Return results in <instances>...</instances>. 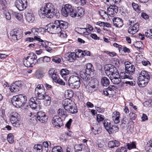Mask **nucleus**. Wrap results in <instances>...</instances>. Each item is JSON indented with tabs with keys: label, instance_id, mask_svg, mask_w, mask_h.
I'll return each mask as SVG.
<instances>
[{
	"label": "nucleus",
	"instance_id": "1",
	"mask_svg": "<svg viewBox=\"0 0 152 152\" xmlns=\"http://www.w3.org/2000/svg\"><path fill=\"white\" fill-rule=\"evenodd\" d=\"M38 14L42 18L46 17L48 18H52L54 15L56 17H59L60 16L58 11L55 9L53 5L50 3L46 4L44 7L41 8L39 11Z\"/></svg>",
	"mask_w": 152,
	"mask_h": 152
},
{
	"label": "nucleus",
	"instance_id": "2",
	"mask_svg": "<svg viewBox=\"0 0 152 152\" xmlns=\"http://www.w3.org/2000/svg\"><path fill=\"white\" fill-rule=\"evenodd\" d=\"M94 71L93 65L91 63H88L87 64L86 69L83 70L80 72V76L85 85L87 84L90 79V74H93Z\"/></svg>",
	"mask_w": 152,
	"mask_h": 152
},
{
	"label": "nucleus",
	"instance_id": "3",
	"mask_svg": "<svg viewBox=\"0 0 152 152\" xmlns=\"http://www.w3.org/2000/svg\"><path fill=\"white\" fill-rule=\"evenodd\" d=\"M138 76V84L140 87L145 86L148 83L150 77L148 72L144 71H139L137 73Z\"/></svg>",
	"mask_w": 152,
	"mask_h": 152
},
{
	"label": "nucleus",
	"instance_id": "4",
	"mask_svg": "<svg viewBox=\"0 0 152 152\" xmlns=\"http://www.w3.org/2000/svg\"><path fill=\"white\" fill-rule=\"evenodd\" d=\"M12 104L16 107H20L26 103L27 98L24 94H19L13 96L12 99Z\"/></svg>",
	"mask_w": 152,
	"mask_h": 152
},
{
	"label": "nucleus",
	"instance_id": "5",
	"mask_svg": "<svg viewBox=\"0 0 152 152\" xmlns=\"http://www.w3.org/2000/svg\"><path fill=\"white\" fill-rule=\"evenodd\" d=\"M37 56L33 53H31L23 60L24 65L27 67H33L37 63Z\"/></svg>",
	"mask_w": 152,
	"mask_h": 152
},
{
	"label": "nucleus",
	"instance_id": "6",
	"mask_svg": "<svg viewBox=\"0 0 152 152\" xmlns=\"http://www.w3.org/2000/svg\"><path fill=\"white\" fill-rule=\"evenodd\" d=\"M61 12L63 15L67 17L68 15L72 17H75L76 14L75 10H73V7L69 4H65L63 8L61 9Z\"/></svg>",
	"mask_w": 152,
	"mask_h": 152
},
{
	"label": "nucleus",
	"instance_id": "7",
	"mask_svg": "<svg viewBox=\"0 0 152 152\" xmlns=\"http://www.w3.org/2000/svg\"><path fill=\"white\" fill-rule=\"evenodd\" d=\"M68 84L71 88L77 89L80 85V78L74 75L71 76L68 80Z\"/></svg>",
	"mask_w": 152,
	"mask_h": 152
},
{
	"label": "nucleus",
	"instance_id": "8",
	"mask_svg": "<svg viewBox=\"0 0 152 152\" xmlns=\"http://www.w3.org/2000/svg\"><path fill=\"white\" fill-rule=\"evenodd\" d=\"M104 68L106 74L109 77L110 76H119L118 71L114 66L108 64L105 65Z\"/></svg>",
	"mask_w": 152,
	"mask_h": 152
},
{
	"label": "nucleus",
	"instance_id": "9",
	"mask_svg": "<svg viewBox=\"0 0 152 152\" xmlns=\"http://www.w3.org/2000/svg\"><path fill=\"white\" fill-rule=\"evenodd\" d=\"M58 22L55 20L53 23L48 24L47 29L48 31L52 34H56L60 32V28L58 27L59 24Z\"/></svg>",
	"mask_w": 152,
	"mask_h": 152
},
{
	"label": "nucleus",
	"instance_id": "10",
	"mask_svg": "<svg viewBox=\"0 0 152 152\" xmlns=\"http://www.w3.org/2000/svg\"><path fill=\"white\" fill-rule=\"evenodd\" d=\"M135 67L134 65H132L130 66H126L125 68V72H121L120 73L121 77L122 79H126L128 78V76L126 75V73L130 75H132L134 74L135 72Z\"/></svg>",
	"mask_w": 152,
	"mask_h": 152
},
{
	"label": "nucleus",
	"instance_id": "11",
	"mask_svg": "<svg viewBox=\"0 0 152 152\" xmlns=\"http://www.w3.org/2000/svg\"><path fill=\"white\" fill-rule=\"evenodd\" d=\"M22 86V82L21 81H16L11 84L10 89L11 92H18Z\"/></svg>",
	"mask_w": 152,
	"mask_h": 152
},
{
	"label": "nucleus",
	"instance_id": "12",
	"mask_svg": "<svg viewBox=\"0 0 152 152\" xmlns=\"http://www.w3.org/2000/svg\"><path fill=\"white\" fill-rule=\"evenodd\" d=\"M130 26L128 29V32L129 33L134 34L137 32L139 30V26L138 23H135L132 21L130 22Z\"/></svg>",
	"mask_w": 152,
	"mask_h": 152
},
{
	"label": "nucleus",
	"instance_id": "13",
	"mask_svg": "<svg viewBox=\"0 0 152 152\" xmlns=\"http://www.w3.org/2000/svg\"><path fill=\"white\" fill-rule=\"evenodd\" d=\"M26 1L25 0H16L15 5L19 10L22 11L26 8Z\"/></svg>",
	"mask_w": 152,
	"mask_h": 152
},
{
	"label": "nucleus",
	"instance_id": "14",
	"mask_svg": "<svg viewBox=\"0 0 152 152\" xmlns=\"http://www.w3.org/2000/svg\"><path fill=\"white\" fill-rule=\"evenodd\" d=\"M53 125L57 128H59L63 125L62 119L58 116H55L52 120Z\"/></svg>",
	"mask_w": 152,
	"mask_h": 152
},
{
	"label": "nucleus",
	"instance_id": "15",
	"mask_svg": "<svg viewBox=\"0 0 152 152\" xmlns=\"http://www.w3.org/2000/svg\"><path fill=\"white\" fill-rule=\"evenodd\" d=\"M26 20L29 22H32L35 19L34 16L31 9H27L25 13Z\"/></svg>",
	"mask_w": 152,
	"mask_h": 152
},
{
	"label": "nucleus",
	"instance_id": "16",
	"mask_svg": "<svg viewBox=\"0 0 152 152\" xmlns=\"http://www.w3.org/2000/svg\"><path fill=\"white\" fill-rule=\"evenodd\" d=\"M37 119L42 123H46L48 119L45 113L42 111H38L37 114Z\"/></svg>",
	"mask_w": 152,
	"mask_h": 152
},
{
	"label": "nucleus",
	"instance_id": "17",
	"mask_svg": "<svg viewBox=\"0 0 152 152\" xmlns=\"http://www.w3.org/2000/svg\"><path fill=\"white\" fill-rule=\"evenodd\" d=\"M118 9L117 6L115 5H111L107 8V13L110 16H113L118 12Z\"/></svg>",
	"mask_w": 152,
	"mask_h": 152
},
{
	"label": "nucleus",
	"instance_id": "18",
	"mask_svg": "<svg viewBox=\"0 0 152 152\" xmlns=\"http://www.w3.org/2000/svg\"><path fill=\"white\" fill-rule=\"evenodd\" d=\"M40 45L44 48L46 50L49 52L51 53L52 50L53 45L51 42L45 41L43 43H40Z\"/></svg>",
	"mask_w": 152,
	"mask_h": 152
},
{
	"label": "nucleus",
	"instance_id": "19",
	"mask_svg": "<svg viewBox=\"0 0 152 152\" xmlns=\"http://www.w3.org/2000/svg\"><path fill=\"white\" fill-rule=\"evenodd\" d=\"M62 105L65 110H66L68 109L72 105H73V102L69 99H65L63 101Z\"/></svg>",
	"mask_w": 152,
	"mask_h": 152
},
{
	"label": "nucleus",
	"instance_id": "20",
	"mask_svg": "<svg viewBox=\"0 0 152 152\" xmlns=\"http://www.w3.org/2000/svg\"><path fill=\"white\" fill-rule=\"evenodd\" d=\"M65 57L67 59L68 58V61L70 62L74 61L76 58V55L74 52H69L65 55Z\"/></svg>",
	"mask_w": 152,
	"mask_h": 152
},
{
	"label": "nucleus",
	"instance_id": "21",
	"mask_svg": "<svg viewBox=\"0 0 152 152\" xmlns=\"http://www.w3.org/2000/svg\"><path fill=\"white\" fill-rule=\"evenodd\" d=\"M37 101L36 97L31 98L29 101V104L30 107L33 109L37 108L38 105L37 103Z\"/></svg>",
	"mask_w": 152,
	"mask_h": 152
},
{
	"label": "nucleus",
	"instance_id": "22",
	"mask_svg": "<svg viewBox=\"0 0 152 152\" xmlns=\"http://www.w3.org/2000/svg\"><path fill=\"white\" fill-rule=\"evenodd\" d=\"M114 25L116 27H121L123 25L122 20L118 18H114L113 20Z\"/></svg>",
	"mask_w": 152,
	"mask_h": 152
},
{
	"label": "nucleus",
	"instance_id": "23",
	"mask_svg": "<svg viewBox=\"0 0 152 152\" xmlns=\"http://www.w3.org/2000/svg\"><path fill=\"white\" fill-rule=\"evenodd\" d=\"M119 76H110L109 77L112 82L115 84H118L121 82V79Z\"/></svg>",
	"mask_w": 152,
	"mask_h": 152
},
{
	"label": "nucleus",
	"instance_id": "24",
	"mask_svg": "<svg viewBox=\"0 0 152 152\" xmlns=\"http://www.w3.org/2000/svg\"><path fill=\"white\" fill-rule=\"evenodd\" d=\"M103 124L105 129L108 132V130L112 126V124L110 121L109 120L106 119L104 121Z\"/></svg>",
	"mask_w": 152,
	"mask_h": 152
},
{
	"label": "nucleus",
	"instance_id": "25",
	"mask_svg": "<svg viewBox=\"0 0 152 152\" xmlns=\"http://www.w3.org/2000/svg\"><path fill=\"white\" fill-rule=\"evenodd\" d=\"M120 143L119 141L116 140L110 141L108 143V146L109 148H113L114 147L119 146Z\"/></svg>",
	"mask_w": 152,
	"mask_h": 152
},
{
	"label": "nucleus",
	"instance_id": "26",
	"mask_svg": "<svg viewBox=\"0 0 152 152\" xmlns=\"http://www.w3.org/2000/svg\"><path fill=\"white\" fill-rule=\"evenodd\" d=\"M121 124L120 125L121 129H124L126 128L127 126L128 119L126 117H124L121 121Z\"/></svg>",
	"mask_w": 152,
	"mask_h": 152
},
{
	"label": "nucleus",
	"instance_id": "27",
	"mask_svg": "<svg viewBox=\"0 0 152 152\" xmlns=\"http://www.w3.org/2000/svg\"><path fill=\"white\" fill-rule=\"evenodd\" d=\"M56 21L58 22V23H59L58 26L60 28V32L61 31V28L65 29L68 27V23L67 22L63 21H60L59 20H56Z\"/></svg>",
	"mask_w": 152,
	"mask_h": 152
},
{
	"label": "nucleus",
	"instance_id": "28",
	"mask_svg": "<svg viewBox=\"0 0 152 152\" xmlns=\"http://www.w3.org/2000/svg\"><path fill=\"white\" fill-rule=\"evenodd\" d=\"M102 85L104 86L107 87L110 84L109 79L105 77H103L101 79Z\"/></svg>",
	"mask_w": 152,
	"mask_h": 152
},
{
	"label": "nucleus",
	"instance_id": "29",
	"mask_svg": "<svg viewBox=\"0 0 152 152\" xmlns=\"http://www.w3.org/2000/svg\"><path fill=\"white\" fill-rule=\"evenodd\" d=\"M43 148L41 144H36L33 148L34 152H42Z\"/></svg>",
	"mask_w": 152,
	"mask_h": 152
},
{
	"label": "nucleus",
	"instance_id": "30",
	"mask_svg": "<svg viewBox=\"0 0 152 152\" xmlns=\"http://www.w3.org/2000/svg\"><path fill=\"white\" fill-rule=\"evenodd\" d=\"M75 17H81L84 14V10L83 9L80 8V9H77L76 10H75Z\"/></svg>",
	"mask_w": 152,
	"mask_h": 152
},
{
	"label": "nucleus",
	"instance_id": "31",
	"mask_svg": "<svg viewBox=\"0 0 152 152\" xmlns=\"http://www.w3.org/2000/svg\"><path fill=\"white\" fill-rule=\"evenodd\" d=\"M10 122L11 123H14V121H15L18 120H20L19 118V115L17 113H15L12 115L10 118Z\"/></svg>",
	"mask_w": 152,
	"mask_h": 152
},
{
	"label": "nucleus",
	"instance_id": "32",
	"mask_svg": "<svg viewBox=\"0 0 152 152\" xmlns=\"http://www.w3.org/2000/svg\"><path fill=\"white\" fill-rule=\"evenodd\" d=\"M145 148L146 151L152 152V140H150L147 143Z\"/></svg>",
	"mask_w": 152,
	"mask_h": 152
},
{
	"label": "nucleus",
	"instance_id": "33",
	"mask_svg": "<svg viewBox=\"0 0 152 152\" xmlns=\"http://www.w3.org/2000/svg\"><path fill=\"white\" fill-rule=\"evenodd\" d=\"M119 128L116 125H112V126L111 128L110 129L108 132L110 133H113L114 132H117L119 131Z\"/></svg>",
	"mask_w": 152,
	"mask_h": 152
},
{
	"label": "nucleus",
	"instance_id": "34",
	"mask_svg": "<svg viewBox=\"0 0 152 152\" xmlns=\"http://www.w3.org/2000/svg\"><path fill=\"white\" fill-rule=\"evenodd\" d=\"M68 109L66 110L70 113L74 114L76 113L77 112V108L75 106V105H72L70 107L68 108Z\"/></svg>",
	"mask_w": 152,
	"mask_h": 152
},
{
	"label": "nucleus",
	"instance_id": "35",
	"mask_svg": "<svg viewBox=\"0 0 152 152\" xmlns=\"http://www.w3.org/2000/svg\"><path fill=\"white\" fill-rule=\"evenodd\" d=\"M78 33L81 34L87 35L89 34V32L88 31V29L86 28H80L78 30Z\"/></svg>",
	"mask_w": 152,
	"mask_h": 152
},
{
	"label": "nucleus",
	"instance_id": "36",
	"mask_svg": "<svg viewBox=\"0 0 152 152\" xmlns=\"http://www.w3.org/2000/svg\"><path fill=\"white\" fill-rule=\"evenodd\" d=\"M69 72V71L67 69H62L61 71L60 74L62 77L65 79V78H66V76L68 75Z\"/></svg>",
	"mask_w": 152,
	"mask_h": 152
},
{
	"label": "nucleus",
	"instance_id": "37",
	"mask_svg": "<svg viewBox=\"0 0 152 152\" xmlns=\"http://www.w3.org/2000/svg\"><path fill=\"white\" fill-rule=\"evenodd\" d=\"M13 14L16 18L18 20L20 21L22 19L23 15L21 13L17 12H13Z\"/></svg>",
	"mask_w": 152,
	"mask_h": 152
},
{
	"label": "nucleus",
	"instance_id": "38",
	"mask_svg": "<svg viewBox=\"0 0 152 152\" xmlns=\"http://www.w3.org/2000/svg\"><path fill=\"white\" fill-rule=\"evenodd\" d=\"M13 32L16 35V36L17 37V39H20L22 37V33L21 31H20L18 30L15 29L13 31Z\"/></svg>",
	"mask_w": 152,
	"mask_h": 152
},
{
	"label": "nucleus",
	"instance_id": "39",
	"mask_svg": "<svg viewBox=\"0 0 152 152\" xmlns=\"http://www.w3.org/2000/svg\"><path fill=\"white\" fill-rule=\"evenodd\" d=\"M7 140L10 143H12L14 142V137L13 134L11 133L7 135Z\"/></svg>",
	"mask_w": 152,
	"mask_h": 152
},
{
	"label": "nucleus",
	"instance_id": "40",
	"mask_svg": "<svg viewBox=\"0 0 152 152\" xmlns=\"http://www.w3.org/2000/svg\"><path fill=\"white\" fill-rule=\"evenodd\" d=\"M51 152H63L62 148L60 146H55L52 149Z\"/></svg>",
	"mask_w": 152,
	"mask_h": 152
},
{
	"label": "nucleus",
	"instance_id": "41",
	"mask_svg": "<svg viewBox=\"0 0 152 152\" xmlns=\"http://www.w3.org/2000/svg\"><path fill=\"white\" fill-rule=\"evenodd\" d=\"M73 94V92L71 90H67L65 92V96L69 98H72Z\"/></svg>",
	"mask_w": 152,
	"mask_h": 152
},
{
	"label": "nucleus",
	"instance_id": "42",
	"mask_svg": "<svg viewBox=\"0 0 152 152\" xmlns=\"http://www.w3.org/2000/svg\"><path fill=\"white\" fill-rule=\"evenodd\" d=\"M127 146L129 150L136 148V144L135 142H134L128 143L127 144Z\"/></svg>",
	"mask_w": 152,
	"mask_h": 152
},
{
	"label": "nucleus",
	"instance_id": "43",
	"mask_svg": "<svg viewBox=\"0 0 152 152\" xmlns=\"http://www.w3.org/2000/svg\"><path fill=\"white\" fill-rule=\"evenodd\" d=\"M78 51L80 53L82 52V53H81V56H82L85 55H86L87 56H90V52L88 51L84 50L83 51L81 50H78Z\"/></svg>",
	"mask_w": 152,
	"mask_h": 152
},
{
	"label": "nucleus",
	"instance_id": "44",
	"mask_svg": "<svg viewBox=\"0 0 152 152\" xmlns=\"http://www.w3.org/2000/svg\"><path fill=\"white\" fill-rule=\"evenodd\" d=\"M97 83L94 80H91L89 81L88 86L96 89Z\"/></svg>",
	"mask_w": 152,
	"mask_h": 152
},
{
	"label": "nucleus",
	"instance_id": "45",
	"mask_svg": "<svg viewBox=\"0 0 152 152\" xmlns=\"http://www.w3.org/2000/svg\"><path fill=\"white\" fill-rule=\"evenodd\" d=\"M82 145H83L82 144L75 145L74 147L75 151H82Z\"/></svg>",
	"mask_w": 152,
	"mask_h": 152
},
{
	"label": "nucleus",
	"instance_id": "46",
	"mask_svg": "<svg viewBox=\"0 0 152 152\" xmlns=\"http://www.w3.org/2000/svg\"><path fill=\"white\" fill-rule=\"evenodd\" d=\"M72 132L70 131L66 132L64 135V137L65 140L68 139L71 137Z\"/></svg>",
	"mask_w": 152,
	"mask_h": 152
},
{
	"label": "nucleus",
	"instance_id": "47",
	"mask_svg": "<svg viewBox=\"0 0 152 152\" xmlns=\"http://www.w3.org/2000/svg\"><path fill=\"white\" fill-rule=\"evenodd\" d=\"M86 88L87 92L90 93H91L92 92L95 91L96 89L88 85H87L86 86Z\"/></svg>",
	"mask_w": 152,
	"mask_h": 152
},
{
	"label": "nucleus",
	"instance_id": "48",
	"mask_svg": "<svg viewBox=\"0 0 152 152\" xmlns=\"http://www.w3.org/2000/svg\"><path fill=\"white\" fill-rule=\"evenodd\" d=\"M99 13L100 16L104 19H105V17L107 16V14L106 13V12L104 10H100L99 11Z\"/></svg>",
	"mask_w": 152,
	"mask_h": 152
},
{
	"label": "nucleus",
	"instance_id": "49",
	"mask_svg": "<svg viewBox=\"0 0 152 152\" xmlns=\"http://www.w3.org/2000/svg\"><path fill=\"white\" fill-rule=\"evenodd\" d=\"M57 113L58 115L61 116H66V112L64 111L61 109H59L57 111Z\"/></svg>",
	"mask_w": 152,
	"mask_h": 152
},
{
	"label": "nucleus",
	"instance_id": "50",
	"mask_svg": "<svg viewBox=\"0 0 152 152\" xmlns=\"http://www.w3.org/2000/svg\"><path fill=\"white\" fill-rule=\"evenodd\" d=\"M145 35L147 37L152 38V29H150L148 31V32H145Z\"/></svg>",
	"mask_w": 152,
	"mask_h": 152
},
{
	"label": "nucleus",
	"instance_id": "51",
	"mask_svg": "<svg viewBox=\"0 0 152 152\" xmlns=\"http://www.w3.org/2000/svg\"><path fill=\"white\" fill-rule=\"evenodd\" d=\"M104 116L100 114H98L97 115L96 119L98 122L104 120Z\"/></svg>",
	"mask_w": 152,
	"mask_h": 152
},
{
	"label": "nucleus",
	"instance_id": "52",
	"mask_svg": "<svg viewBox=\"0 0 152 152\" xmlns=\"http://www.w3.org/2000/svg\"><path fill=\"white\" fill-rule=\"evenodd\" d=\"M3 13L7 20H10L11 19V16L9 12L7 11H5Z\"/></svg>",
	"mask_w": 152,
	"mask_h": 152
},
{
	"label": "nucleus",
	"instance_id": "53",
	"mask_svg": "<svg viewBox=\"0 0 152 152\" xmlns=\"http://www.w3.org/2000/svg\"><path fill=\"white\" fill-rule=\"evenodd\" d=\"M45 94H36V96L38 97L39 99H43L44 98Z\"/></svg>",
	"mask_w": 152,
	"mask_h": 152
},
{
	"label": "nucleus",
	"instance_id": "54",
	"mask_svg": "<svg viewBox=\"0 0 152 152\" xmlns=\"http://www.w3.org/2000/svg\"><path fill=\"white\" fill-rule=\"evenodd\" d=\"M107 90L109 91L110 93H112V91H114L115 90V87L113 85L110 86L107 89Z\"/></svg>",
	"mask_w": 152,
	"mask_h": 152
},
{
	"label": "nucleus",
	"instance_id": "55",
	"mask_svg": "<svg viewBox=\"0 0 152 152\" xmlns=\"http://www.w3.org/2000/svg\"><path fill=\"white\" fill-rule=\"evenodd\" d=\"M45 94V91L44 88H41L39 90H38L37 91H35V94Z\"/></svg>",
	"mask_w": 152,
	"mask_h": 152
},
{
	"label": "nucleus",
	"instance_id": "56",
	"mask_svg": "<svg viewBox=\"0 0 152 152\" xmlns=\"http://www.w3.org/2000/svg\"><path fill=\"white\" fill-rule=\"evenodd\" d=\"M21 122L20 120H18L15 122L14 121V123H11L12 125L14 126H15V127H19L20 124Z\"/></svg>",
	"mask_w": 152,
	"mask_h": 152
},
{
	"label": "nucleus",
	"instance_id": "57",
	"mask_svg": "<svg viewBox=\"0 0 152 152\" xmlns=\"http://www.w3.org/2000/svg\"><path fill=\"white\" fill-rule=\"evenodd\" d=\"M120 115V114L119 112L117 111L114 112L112 114V118L119 117Z\"/></svg>",
	"mask_w": 152,
	"mask_h": 152
},
{
	"label": "nucleus",
	"instance_id": "58",
	"mask_svg": "<svg viewBox=\"0 0 152 152\" xmlns=\"http://www.w3.org/2000/svg\"><path fill=\"white\" fill-rule=\"evenodd\" d=\"M55 82L59 84L63 85H65V83L61 79H56Z\"/></svg>",
	"mask_w": 152,
	"mask_h": 152
},
{
	"label": "nucleus",
	"instance_id": "59",
	"mask_svg": "<svg viewBox=\"0 0 152 152\" xmlns=\"http://www.w3.org/2000/svg\"><path fill=\"white\" fill-rule=\"evenodd\" d=\"M52 61H53L56 63H59L61 61V59L59 58L55 57L53 58Z\"/></svg>",
	"mask_w": 152,
	"mask_h": 152
},
{
	"label": "nucleus",
	"instance_id": "60",
	"mask_svg": "<svg viewBox=\"0 0 152 152\" xmlns=\"http://www.w3.org/2000/svg\"><path fill=\"white\" fill-rule=\"evenodd\" d=\"M126 151L125 147H122L121 148H118L116 150V152H125Z\"/></svg>",
	"mask_w": 152,
	"mask_h": 152
},
{
	"label": "nucleus",
	"instance_id": "61",
	"mask_svg": "<svg viewBox=\"0 0 152 152\" xmlns=\"http://www.w3.org/2000/svg\"><path fill=\"white\" fill-rule=\"evenodd\" d=\"M136 115L133 113H130L129 114V116L130 119L132 120H134L136 117Z\"/></svg>",
	"mask_w": 152,
	"mask_h": 152
},
{
	"label": "nucleus",
	"instance_id": "62",
	"mask_svg": "<svg viewBox=\"0 0 152 152\" xmlns=\"http://www.w3.org/2000/svg\"><path fill=\"white\" fill-rule=\"evenodd\" d=\"M43 62H49L50 59V58L49 57L45 56L43 58Z\"/></svg>",
	"mask_w": 152,
	"mask_h": 152
},
{
	"label": "nucleus",
	"instance_id": "63",
	"mask_svg": "<svg viewBox=\"0 0 152 152\" xmlns=\"http://www.w3.org/2000/svg\"><path fill=\"white\" fill-rule=\"evenodd\" d=\"M43 76V74L42 72H39L36 74V77L39 79L42 78Z\"/></svg>",
	"mask_w": 152,
	"mask_h": 152
},
{
	"label": "nucleus",
	"instance_id": "64",
	"mask_svg": "<svg viewBox=\"0 0 152 152\" xmlns=\"http://www.w3.org/2000/svg\"><path fill=\"white\" fill-rule=\"evenodd\" d=\"M90 37L94 39L99 40V37H98L97 35L95 34H91Z\"/></svg>",
	"mask_w": 152,
	"mask_h": 152
}]
</instances>
